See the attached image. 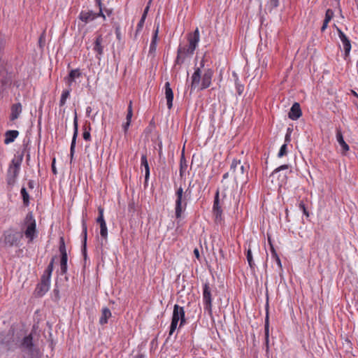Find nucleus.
<instances>
[{"label":"nucleus","instance_id":"f257e3e1","mask_svg":"<svg viewBox=\"0 0 358 358\" xmlns=\"http://www.w3.org/2000/svg\"><path fill=\"white\" fill-rule=\"evenodd\" d=\"M34 330L24 336L20 341L18 348L23 353L24 358H41L42 352L34 340Z\"/></svg>","mask_w":358,"mask_h":358},{"label":"nucleus","instance_id":"f03ea898","mask_svg":"<svg viewBox=\"0 0 358 358\" xmlns=\"http://www.w3.org/2000/svg\"><path fill=\"white\" fill-rule=\"evenodd\" d=\"M16 346L13 329H10L7 332H0V355L8 351L13 350Z\"/></svg>","mask_w":358,"mask_h":358},{"label":"nucleus","instance_id":"7ed1b4c3","mask_svg":"<svg viewBox=\"0 0 358 358\" xmlns=\"http://www.w3.org/2000/svg\"><path fill=\"white\" fill-rule=\"evenodd\" d=\"M212 287H210L208 282H206L203 284L202 287V297L203 309L205 312H207L210 318L213 319V294Z\"/></svg>","mask_w":358,"mask_h":358},{"label":"nucleus","instance_id":"20e7f679","mask_svg":"<svg viewBox=\"0 0 358 358\" xmlns=\"http://www.w3.org/2000/svg\"><path fill=\"white\" fill-rule=\"evenodd\" d=\"M26 227L24 235L29 239V243L32 242L37 236L36 224L32 212H29L24 220Z\"/></svg>","mask_w":358,"mask_h":358},{"label":"nucleus","instance_id":"39448f33","mask_svg":"<svg viewBox=\"0 0 358 358\" xmlns=\"http://www.w3.org/2000/svg\"><path fill=\"white\" fill-rule=\"evenodd\" d=\"M190 199L185 194L178 196L175 201V217L176 220H180L182 213L185 211L188 201Z\"/></svg>","mask_w":358,"mask_h":358},{"label":"nucleus","instance_id":"423d86ee","mask_svg":"<svg viewBox=\"0 0 358 358\" xmlns=\"http://www.w3.org/2000/svg\"><path fill=\"white\" fill-rule=\"evenodd\" d=\"M212 213L214 216L215 223H220L223 220V210L220 204L219 189H217L214 196Z\"/></svg>","mask_w":358,"mask_h":358},{"label":"nucleus","instance_id":"0eeeda50","mask_svg":"<svg viewBox=\"0 0 358 358\" xmlns=\"http://www.w3.org/2000/svg\"><path fill=\"white\" fill-rule=\"evenodd\" d=\"M187 39L189 43L188 48H186L187 54L192 55L194 54L196 47L198 46V43L200 40L199 31L198 28L193 32H190L187 35Z\"/></svg>","mask_w":358,"mask_h":358},{"label":"nucleus","instance_id":"6e6552de","mask_svg":"<svg viewBox=\"0 0 358 358\" xmlns=\"http://www.w3.org/2000/svg\"><path fill=\"white\" fill-rule=\"evenodd\" d=\"M81 252L84 259V266L87 259V225L86 220L83 219L82 220V233H81Z\"/></svg>","mask_w":358,"mask_h":358},{"label":"nucleus","instance_id":"1a4fd4ad","mask_svg":"<svg viewBox=\"0 0 358 358\" xmlns=\"http://www.w3.org/2000/svg\"><path fill=\"white\" fill-rule=\"evenodd\" d=\"M266 302L265 305L266 316L264 321V335H265V347L266 354L269 352V303H268V294L266 292Z\"/></svg>","mask_w":358,"mask_h":358},{"label":"nucleus","instance_id":"9d476101","mask_svg":"<svg viewBox=\"0 0 358 358\" xmlns=\"http://www.w3.org/2000/svg\"><path fill=\"white\" fill-rule=\"evenodd\" d=\"M172 317H175V320L180 322L178 329H181L187 323V319L185 317V311L184 307L180 306L178 304H175L173 306Z\"/></svg>","mask_w":358,"mask_h":358},{"label":"nucleus","instance_id":"9b49d317","mask_svg":"<svg viewBox=\"0 0 358 358\" xmlns=\"http://www.w3.org/2000/svg\"><path fill=\"white\" fill-rule=\"evenodd\" d=\"M337 33L339 38L341 39L344 49V59L347 60L350 57L352 45L351 41L349 38L344 34V32L340 29L337 28Z\"/></svg>","mask_w":358,"mask_h":358},{"label":"nucleus","instance_id":"f8f14e48","mask_svg":"<svg viewBox=\"0 0 358 358\" xmlns=\"http://www.w3.org/2000/svg\"><path fill=\"white\" fill-rule=\"evenodd\" d=\"M22 238L20 232H7L4 234V243L10 247L18 246Z\"/></svg>","mask_w":358,"mask_h":358},{"label":"nucleus","instance_id":"ddd939ff","mask_svg":"<svg viewBox=\"0 0 358 358\" xmlns=\"http://www.w3.org/2000/svg\"><path fill=\"white\" fill-rule=\"evenodd\" d=\"M78 135V115L76 110L74 111V118H73V134L71 140V147H70V157L71 162L72 161L76 149V139Z\"/></svg>","mask_w":358,"mask_h":358},{"label":"nucleus","instance_id":"4468645a","mask_svg":"<svg viewBox=\"0 0 358 358\" xmlns=\"http://www.w3.org/2000/svg\"><path fill=\"white\" fill-rule=\"evenodd\" d=\"M214 75V71L211 68L204 69V73L201 76V83L199 90H203L208 88L211 85L212 78Z\"/></svg>","mask_w":358,"mask_h":358},{"label":"nucleus","instance_id":"2eb2a0df","mask_svg":"<svg viewBox=\"0 0 358 358\" xmlns=\"http://www.w3.org/2000/svg\"><path fill=\"white\" fill-rule=\"evenodd\" d=\"M20 169L13 168V166H8L6 173V182L10 189L13 188L16 182V180L20 173Z\"/></svg>","mask_w":358,"mask_h":358},{"label":"nucleus","instance_id":"dca6fc26","mask_svg":"<svg viewBox=\"0 0 358 358\" xmlns=\"http://www.w3.org/2000/svg\"><path fill=\"white\" fill-rule=\"evenodd\" d=\"M28 144L29 141L27 143H24V141H23V150L20 153L17 152V154L15 155V157L11 160V162L9 164L10 166H13L15 169L20 170V166L23 160L24 152H27L28 149Z\"/></svg>","mask_w":358,"mask_h":358},{"label":"nucleus","instance_id":"f3484780","mask_svg":"<svg viewBox=\"0 0 358 358\" xmlns=\"http://www.w3.org/2000/svg\"><path fill=\"white\" fill-rule=\"evenodd\" d=\"M50 286V282L47 281L40 280V282L36 285L34 294L36 297L40 298L43 296L45 293L49 290Z\"/></svg>","mask_w":358,"mask_h":358},{"label":"nucleus","instance_id":"a211bd4d","mask_svg":"<svg viewBox=\"0 0 358 358\" xmlns=\"http://www.w3.org/2000/svg\"><path fill=\"white\" fill-rule=\"evenodd\" d=\"M82 75L83 73L80 69H71L64 80L70 87L77 78L82 77Z\"/></svg>","mask_w":358,"mask_h":358},{"label":"nucleus","instance_id":"6ab92c4d","mask_svg":"<svg viewBox=\"0 0 358 358\" xmlns=\"http://www.w3.org/2000/svg\"><path fill=\"white\" fill-rule=\"evenodd\" d=\"M302 116V110L299 103L294 102L289 113L288 117L292 120H297Z\"/></svg>","mask_w":358,"mask_h":358},{"label":"nucleus","instance_id":"aec40b11","mask_svg":"<svg viewBox=\"0 0 358 358\" xmlns=\"http://www.w3.org/2000/svg\"><path fill=\"white\" fill-rule=\"evenodd\" d=\"M12 81V72H8L6 71V75L2 76L0 80V94L11 85Z\"/></svg>","mask_w":358,"mask_h":358},{"label":"nucleus","instance_id":"412c9836","mask_svg":"<svg viewBox=\"0 0 358 358\" xmlns=\"http://www.w3.org/2000/svg\"><path fill=\"white\" fill-rule=\"evenodd\" d=\"M159 23H158L153 31L151 43L150 44L149 55L152 57L155 56L157 50V41H158V33H159Z\"/></svg>","mask_w":358,"mask_h":358},{"label":"nucleus","instance_id":"4be33fe9","mask_svg":"<svg viewBox=\"0 0 358 358\" xmlns=\"http://www.w3.org/2000/svg\"><path fill=\"white\" fill-rule=\"evenodd\" d=\"M164 94L166 99L167 108L171 110L173 107V92L172 88L171 87V84L169 82H166L164 85Z\"/></svg>","mask_w":358,"mask_h":358},{"label":"nucleus","instance_id":"5701e85b","mask_svg":"<svg viewBox=\"0 0 358 358\" xmlns=\"http://www.w3.org/2000/svg\"><path fill=\"white\" fill-rule=\"evenodd\" d=\"M201 79V70L200 68H194V72L193 73L191 80L190 93H192L199 85Z\"/></svg>","mask_w":358,"mask_h":358},{"label":"nucleus","instance_id":"b1692460","mask_svg":"<svg viewBox=\"0 0 358 358\" xmlns=\"http://www.w3.org/2000/svg\"><path fill=\"white\" fill-rule=\"evenodd\" d=\"M103 37L101 34L96 36L94 42L93 50L96 52V57L101 59V56L103 54V46L102 45Z\"/></svg>","mask_w":358,"mask_h":358},{"label":"nucleus","instance_id":"393cba45","mask_svg":"<svg viewBox=\"0 0 358 358\" xmlns=\"http://www.w3.org/2000/svg\"><path fill=\"white\" fill-rule=\"evenodd\" d=\"M187 49L185 47H182L181 45H180L177 50V56L174 61V66L176 65H181L185 62L187 52Z\"/></svg>","mask_w":358,"mask_h":358},{"label":"nucleus","instance_id":"a878e982","mask_svg":"<svg viewBox=\"0 0 358 358\" xmlns=\"http://www.w3.org/2000/svg\"><path fill=\"white\" fill-rule=\"evenodd\" d=\"M22 111V106L20 102L13 104L10 107V120L14 121L17 119Z\"/></svg>","mask_w":358,"mask_h":358},{"label":"nucleus","instance_id":"bb28decb","mask_svg":"<svg viewBox=\"0 0 358 358\" xmlns=\"http://www.w3.org/2000/svg\"><path fill=\"white\" fill-rule=\"evenodd\" d=\"M268 245L270 247V251H271V257L273 259H275V261L276 262L279 268L280 271H282V263H281V260L280 259V257L279 255H278L275 248H274V245H273V241L271 240V238L268 236Z\"/></svg>","mask_w":358,"mask_h":358},{"label":"nucleus","instance_id":"cd10ccee","mask_svg":"<svg viewBox=\"0 0 358 358\" xmlns=\"http://www.w3.org/2000/svg\"><path fill=\"white\" fill-rule=\"evenodd\" d=\"M336 140L338 144L341 145L342 148L343 154H345L347 151L350 150L349 145L344 141V138L342 134V131L340 128L336 129Z\"/></svg>","mask_w":358,"mask_h":358},{"label":"nucleus","instance_id":"c85d7f7f","mask_svg":"<svg viewBox=\"0 0 358 358\" xmlns=\"http://www.w3.org/2000/svg\"><path fill=\"white\" fill-rule=\"evenodd\" d=\"M18 136L19 131L17 130H8L5 132L3 143L8 145L14 142Z\"/></svg>","mask_w":358,"mask_h":358},{"label":"nucleus","instance_id":"c756f323","mask_svg":"<svg viewBox=\"0 0 358 358\" xmlns=\"http://www.w3.org/2000/svg\"><path fill=\"white\" fill-rule=\"evenodd\" d=\"M100 227V236L101 237V248L103 247L104 243H107L108 239V228L106 221L98 222Z\"/></svg>","mask_w":358,"mask_h":358},{"label":"nucleus","instance_id":"7c9ffc66","mask_svg":"<svg viewBox=\"0 0 358 358\" xmlns=\"http://www.w3.org/2000/svg\"><path fill=\"white\" fill-rule=\"evenodd\" d=\"M112 317V313L108 307H103L101 309V315L99 318V324L101 325H104L108 324V319Z\"/></svg>","mask_w":358,"mask_h":358},{"label":"nucleus","instance_id":"2f4dec72","mask_svg":"<svg viewBox=\"0 0 358 358\" xmlns=\"http://www.w3.org/2000/svg\"><path fill=\"white\" fill-rule=\"evenodd\" d=\"M78 19L85 24L93 21L94 20V12L92 10H82L78 15Z\"/></svg>","mask_w":358,"mask_h":358},{"label":"nucleus","instance_id":"473e14b6","mask_svg":"<svg viewBox=\"0 0 358 358\" xmlns=\"http://www.w3.org/2000/svg\"><path fill=\"white\" fill-rule=\"evenodd\" d=\"M141 166H143L145 169V176H146L147 179L150 178V169L148 164L147 155L143 154L141 157Z\"/></svg>","mask_w":358,"mask_h":358},{"label":"nucleus","instance_id":"72a5a7b5","mask_svg":"<svg viewBox=\"0 0 358 358\" xmlns=\"http://www.w3.org/2000/svg\"><path fill=\"white\" fill-rule=\"evenodd\" d=\"M20 195L22 199V203L24 207H28L30 204V196L27 188L23 185L20 189Z\"/></svg>","mask_w":358,"mask_h":358},{"label":"nucleus","instance_id":"f704fd0d","mask_svg":"<svg viewBox=\"0 0 358 358\" xmlns=\"http://www.w3.org/2000/svg\"><path fill=\"white\" fill-rule=\"evenodd\" d=\"M246 259L252 273L255 272L256 265L255 264L251 248L249 247L246 250Z\"/></svg>","mask_w":358,"mask_h":358},{"label":"nucleus","instance_id":"c9c22d12","mask_svg":"<svg viewBox=\"0 0 358 358\" xmlns=\"http://www.w3.org/2000/svg\"><path fill=\"white\" fill-rule=\"evenodd\" d=\"M187 168V162L186 158L185 157V151H184V149H183L182 152V154H181V157H180V169H179L180 176L181 178L183 177L184 172L185 171Z\"/></svg>","mask_w":358,"mask_h":358},{"label":"nucleus","instance_id":"e433bc0d","mask_svg":"<svg viewBox=\"0 0 358 358\" xmlns=\"http://www.w3.org/2000/svg\"><path fill=\"white\" fill-rule=\"evenodd\" d=\"M50 298L52 301H54L56 304H59V302L61 299V296L57 283L55 284V287L50 294Z\"/></svg>","mask_w":358,"mask_h":358},{"label":"nucleus","instance_id":"4c0bfd02","mask_svg":"<svg viewBox=\"0 0 358 358\" xmlns=\"http://www.w3.org/2000/svg\"><path fill=\"white\" fill-rule=\"evenodd\" d=\"M68 256H60V274L64 275L68 270Z\"/></svg>","mask_w":358,"mask_h":358},{"label":"nucleus","instance_id":"58836bf2","mask_svg":"<svg viewBox=\"0 0 358 358\" xmlns=\"http://www.w3.org/2000/svg\"><path fill=\"white\" fill-rule=\"evenodd\" d=\"M307 202V201H300L299 203V208L302 211L303 215H305L306 218H308L310 217V213L308 210Z\"/></svg>","mask_w":358,"mask_h":358},{"label":"nucleus","instance_id":"ea45409f","mask_svg":"<svg viewBox=\"0 0 358 358\" xmlns=\"http://www.w3.org/2000/svg\"><path fill=\"white\" fill-rule=\"evenodd\" d=\"M71 91V87L67 90H63L61 97H60V100H59V106H63L65 105L66 99L70 96Z\"/></svg>","mask_w":358,"mask_h":358},{"label":"nucleus","instance_id":"a19ab883","mask_svg":"<svg viewBox=\"0 0 358 358\" xmlns=\"http://www.w3.org/2000/svg\"><path fill=\"white\" fill-rule=\"evenodd\" d=\"M59 251L60 253V256H68L65 245V241L63 236H61L59 238Z\"/></svg>","mask_w":358,"mask_h":358},{"label":"nucleus","instance_id":"79ce46f5","mask_svg":"<svg viewBox=\"0 0 358 358\" xmlns=\"http://www.w3.org/2000/svg\"><path fill=\"white\" fill-rule=\"evenodd\" d=\"M178 323H180L179 321L175 320V317H171V322L169 327V336L173 335V334L175 332V331L177 329L178 325L179 326Z\"/></svg>","mask_w":358,"mask_h":358},{"label":"nucleus","instance_id":"37998d69","mask_svg":"<svg viewBox=\"0 0 358 358\" xmlns=\"http://www.w3.org/2000/svg\"><path fill=\"white\" fill-rule=\"evenodd\" d=\"M288 145L282 144L278 153V157L282 158L287 155L288 152Z\"/></svg>","mask_w":358,"mask_h":358},{"label":"nucleus","instance_id":"c03bdc74","mask_svg":"<svg viewBox=\"0 0 358 358\" xmlns=\"http://www.w3.org/2000/svg\"><path fill=\"white\" fill-rule=\"evenodd\" d=\"M269 12L279 6V0H269L267 3Z\"/></svg>","mask_w":358,"mask_h":358},{"label":"nucleus","instance_id":"a18cd8bd","mask_svg":"<svg viewBox=\"0 0 358 358\" xmlns=\"http://www.w3.org/2000/svg\"><path fill=\"white\" fill-rule=\"evenodd\" d=\"M235 85L238 94L241 95L244 91V85L241 83L239 79H236Z\"/></svg>","mask_w":358,"mask_h":358},{"label":"nucleus","instance_id":"49530a36","mask_svg":"<svg viewBox=\"0 0 358 358\" xmlns=\"http://www.w3.org/2000/svg\"><path fill=\"white\" fill-rule=\"evenodd\" d=\"M103 208L101 206L98 207V216L96 219V222H101L106 221L103 216Z\"/></svg>","mask_w":358,"mask_h":358},{"label":"nucleus","instance_id":"de8ad7c7","mask_svg":"<svg viewBox=\"0 0 358 358\" xmlns=\"http://www.w3.org/2000/svg\"><path fill=\"white\" fill-rule=\"evenodd\" d=\"M132 116H133L132 101H130L129 103V106H128V108H127V116H126V121L131 122Z\"/></svg>","mask_w":358,"mask_h":358},{"label":"nucleus","instance_id":"09e8293b","mask_svg":"<svg viewBox=\"0 0 358 358\" xmlns=\"http://www.w3.org/2000/svg\"><path fill=\"white\" fill-rule=\"evenodd\" d=\"M334 10L332 9H331V8H328L326 10L325 17H324V20L326 21V22H329L332 20V18L334 17Z\"/></svg>","mask_w":358,"mask_h":358},{"label":"nucleus","instance_id":"8fccbe9b","mask_svg":"<svg viewBox=\"0 0 358 358\" xmlns=\"http://www.w3.org/2000/svg\"><path fill=\"white\" fill-rule=\"evenodd\" d=\"M293 131L292 128L288 127L287 129V132L285 136V143L283 144L288 145L291 142V135Z\"/></svg>","mask_w":358,"mask_h":358},{"label":"nucleus","instance_id":"3c124183","mask_svg":"<svg viewBox=\"0 0 358 358\" xmlns=\"http://www.w3.org/2000/svg\"><path fill=\"white\" fill-rule=\"evenodd\" d=\"M248 174V169L245 167L244 165H241L240 166V171L237 173L236 176H234V179L241 178L245 174Z\"/></svg>","mask_w":358,"mask_h":358},{"label":"nucleus","instance_id":"603ef678","mask_svg":"<svg viewBox=\"0 0 358 358\" xmlns=\"http://www.w3.org/2000/svg\"><path fill=\"white\" fill-rule=\"evenodd\" d=\"M114 27H115V35H116V38L118 40V41H122V35H121V32H120V26L118 23H115L114 24Z\"/></svg>","mask_w":358,"mask_h":358},{"label":"nucleus","instance_id":"864d4df0","mask_svg":"<svg viewBox=\"0 0 358 358\" xmlns=\"http://www.w3.org/2000/svg\"><path fill=\"white\" fill-rule=\"evenodd\" d=\"M52 275V272L48 271L47 270H45L43 275L41 277V279L45 281H47V282L50 283V278Z\"/></svg>","mask_w":358,"mask_h":358},{"label":"nucleus","instance_id":"5fc2aeb1","mask_svg":"<svg viewBox=\"0 0 358 358\" xmlns=\"http://www.w3.org/2000/svg\"><path fill=\"white\" fill-rule=\"evenodd\" d=\"M145 21L143 20H140L136 29V33L134 34V39H136L138 33L142 30Z\"/></svg>","mask_w":358,"mask_h":358},{"label":"nucleus","instance_id":"6e6d98bb","mask_svg":"<svg viewBox=\"0 0 358 358\" xmlns=\"http://www.w3.org/2000/svg\"><path fill=\"white\" fill-rule=\"evenodd\" d=\"M289 165L288 164H283V165H281L280 166H278V168H276L275 169H274V171L271 173V176H273L274 174L281 171H283V170H285V169H289Z\"/></svg>","mask_w":358,"mask_h":358},{"label":"nucleus","instance_id":"4d7b16f0","mask_svg":"<svg viewBox=\"0 0 358 358\" xmlns=\"http://www.w3.org/2000/svg\"><path fill=\"white\" fill-rule=\"evenodd\" d=\"M57 258V256H53L48 264V266H47V268H45V270L48 271H51L52 273L53 271V269H54V264H55V259Z\"/></svg>","mask_w":358,"mask_h":358},{"label":"nucleus","instance_id":"13d9d810","mask_svg":"<svg viewBox=\"0 0 358 358\" xmlns=\"http://www.w3.org/2000/svg\"><path fill=\"white\" fill-rule=\"evenodd\" d=\"M240 164H241V160H237L236 159H234L231 162V166H230V170L232 171L234 173L236 172V167Z\"/></svg>","mask_w":358,"mask_h":358},{"label":"nucleus","instance_id":"bf43d9fd","mask_svg":"<svg viewBox=\"0 0 358 358\" xmlns=\"http://www.w3.org/2000/svg\"><path fill=\"white\" fill-rule=\"evenodd\" d=\"M94 20L97 17H102L103 20H106V15L103 13V8H99V11L98 13L94 12Z\"/></svg>","mask_w":358,"mask_h":358},{"label":"nucleus","instance_id":"052dcab7","mask_svg":"<svg viewBox=\"0 0 358 358\" xmlns=\"http://www.w3.org/2000/svg\"><path fill=\"white\" fill-rule=\"evenodd\" d=\"M6 45V39L4 36L0 33V53L4 50Z\"/></svg>","mask_w":358,"mask_h":358},{"label":"nucleus","instance_id":"680f3d73","mask_svg":"<svg viewBox=\"0 0 358 358\" xmlns=\"http://www.w3.org/2000/svg\"><path fill=\"white\" fill-rule=\"evenodd\" d=\"M184 194H185V192H184V189L182 187V186H180L178 188L176 189V192H175L176 199L178 196H182Z\"/></svg>","mask_w":358,"mask_h":358},{"label":"nucleus","instance_id":"e2e57ef3","mask_svg":"<svg viewBox=\"0 0 358 358\" xmlns=\"http://www.w3.org/2000/svg\"><path fill=\"white\" fill-rule=\"evenodd\" d=\"M83 138L85 141H91L90 132H89L88 131H84L83 132Z\"/></svg>","mask_w":358,"mask_h":358},{"label":"nucleus","instance_id":"0e129e2a","mask_svg":"<svg viewBox=\"0 0 358 358\" xmlns=\"http://www.w3.org/2000/svg\"><path fill=\"white\" fill-rule=\"evenodd\" d=\"M92 129V127H91V124L90 122L88 121H85L83 126V131H88L89 132H90Z\"/></svg>","mask_w":358,"mask_h":358},{"label":"nucleus","instance_id":"69168bd1","mask_svg":"<svg viewBox=\"0 0 358 358\" xmlns=\"http://www.w3.org/2000/svg\"><path fill=\"white\" fill-rule=\"evenodd\" d=\"M55 163H56V159L54 157L52 159V164H51V170H52V173L54 175H57V169H56V166H55Z\"/></svg>","mask_w":358,"mask_h":358},{"label":"nucleus","instance_id":"338daca9","mask_svg":"<svg viewBox=\"0 0 358 358\" xmlns=\"http://www.w3.org/2000/svg\"><path fill=\"white\" fill-rule=\"evenodd\" d=\"M130 124H131V122H127V121H126V122H124L122 124V129H123L124 134H126L127 133Z\"/></svg>","mask_w":358,"mask_h":358},{"label":"nucleus","instance_id":"774afa93","mask_svg":"<svg viewBox=\"0 0 358 358\" xmlns=\"http://www.w3.org/2000/svg\"><path fill=\"white\" fill-rule=\"evenodd\" d=\"M194 255L195 256V257L199 260V261H201V256H200V253H199V250L196 248L194 249Z\"/></svg>","mask_w":358,"mask_h":358}]
</instances>
